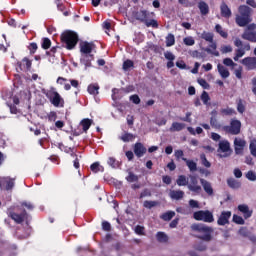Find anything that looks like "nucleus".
I'll return each instance as SVG.
<instances>
[{
	"label": "nucleus",
	"instance_id": "obj_16",
	"mask_svg": "<svg viewBox=\"0 0 256 256\" xmlns=\"http://www.w3.org/2000/svg\"><path fill=\"white\" fill-rule=\"evenodd\" d=\"M229 219H231V211H223L217 220V224L220 226L229 225Z\"/></svg>",
	"mask_w": 256,
	"mask_h": 256
},
{
	"label": "nucleus",
	"instance_id": "obj_5",
	"mask_svg": "<svg viewBox=\"0 0 256 256\" xmlns=\"http://www.w3.org/2000/svg\"><path fill=\"white\" fill-rule=\"evenodd\" d=\"M46 97L54 107H65V100L61 97L59 92L55 91V88L49 90L46 93Z\"/></svg>",
	"mask_w": 256,
	"mask_h": 256
},
{
	"label": "nucleus",
	"instance_id": "obj_17",
	"mask_svg": "<svg viewBox=\"0 0 256 256\" xmlns=\"http://www.w3.org/2000/svg\"><path fill=\"white\" fill-rule=\"evenodd\" d=\"M238 211L242 213L244 219H250L253 216V210L249 209L247 204L238 205Z\"/></svg>",
	"mask_w": 256,
	"mask_h": 256
},
{
	"label": "nucleus",
	"instance_id": "obj_40",
	"mask_svg": "<svg viewBox=\"0 0 256 256\" xmlns=\"http://www.w3.org/2000/svg\"><path fill=\"white\" fill-rule=\"evenodd\" d=\"M126 181H128V183H135L139 181V176L135 175L133 172H129Z\"/></svg>",
	"mask_w": 256,
	"mask_h": 256
},
{
	"label": "nucleus",
	"instance_id": "obj_52",
	"mask_svg": "<svg viewBox=\"0 0 256 256\" xmlns=\"http://www.w3.org/2000/svg\"><path fill=\"white\" fill-rule=\"evenodd\" d=\"M183 41L188 47H192V45H195V39H193V37L191 36L184 38Z\"/></svg>",
	"mask_w": 256,
	"mask_h": 256
},
{
	"label": "nucleus",
	"instance_id": "obj_26",
	"mask_svg": "<svg viewBox=\"0 0 256 256\" xmlns=\"http://www.w3.org/2000/svg\"><path fill=\"white\" fill-rule=\"evenodd\" d=\"M198 9L200 10L201 15H209V5L205 1H200L198 3Z\"/></svg>",
	"mask_w": 256,
	"mask_h": 256
},
{
	"label": "nucleus",
	"instance_id": "obj_42",
	"mask_svg": "<svg viewBox=\"0 0 256 256\" xmlns=\"http://www.w3.org/2000/svg\"><path fill=\"white\" fill-rule=\"evenodd\" d=\"M200 161H201L203 167H206L207 169H209V167H211V162H209V160H207V156H205V154L200 155Z\"/></svg>",
	"mask_w": 256,
	"mask_h": 256
},
{
	"label": "nucleus",
	"instance_id": "obj_25",
	"mask_svg": "<svg viewBox=\"0 0 256 256\" xmlns=\"http://www.w3.org/2000/svg\"><path fill=\"white\" fill-rule=\"evenodd\" d=\"M176 184L178 185V187H188L189 180L187 179V176L179 175L176 180Z\"/></svg>",
	"mask_w": 256,
	"mask_h": 256
},
{
	"label": "nucleus",
	"instance_id": "obj_8",
	"mask_svg": "<svg viewBox=\"0 0 256 256\" xmlns=\"http://www.w3.org/2000/svg\"><path fill=\"white\" fill-rule=\"evenodd\" d=\"M223 129L226 133H229L230 135H239V133H241V121L237 119H232L230 121V125L224 126Z\"/></svg>",
	"mask_w": 256,
	"mask_h": 256
},
{
	"label": "nucleus",
	"instance_id": "obj_46",
	"mask_svg": "<svg viewBox=\"0 0 256 256\" xmlns=\"http://www.w3.org/2000/svg\"><path fill=\"white\" fill-rule=\"evenodd\" d=\"M223 64L226 67H237V63L233 62V59H231V58H224Z\"/></svg>",
	"mask_w": 256,
	"mask_h": 256
},
{
	"label": "nucleus",
	"instance_id": "obj_54",
	"mask_svg": "<svg viewBox=\"0 0 256 256\" xmlns=\"http://www.w3.org/2000/svg\"><path fill=\"white\" fill-rule=\"evenodd\" d=\"M28 49H29L31 55H34V53H37V49H38L37 43H35V42L30 43Z\"/></svg>",
	"mask_w": 256,
	"mask_h": 256
},
{
	"label": "nucleus",
	"instance_id": "obj_4",
	"mask_svg": "<svg viewBox=\"0 0 256 256\" xmlns=\"http://www.w3.org/2000/svg\"><path fill=\"white\" fill-rule=\"evenodd\" d=\"M61 43L65 45V48L68 51H72L75 47H77V43H79V35L77 32H73L71 30L64 31L61 36Z\"/></svg>",
	"mask_w": 256,
	"mask_h": 256
},
{
	"label": "nucleus",
	"instance_id": "obj_39",
	"mask_svg": "<svg viewBox=\"0 0 256 256\" xmlns=\"http://www.w3.org/2000/svg\"><path fill=\"white\" fill-rule=\"evenodd\" d=\"M134 65L135 63L132 60L127 59L123 62L122 69L124 71H129V69H131V67H134Z\"/></svg>",
	"mask_w": 256,
	"mask_h": 256
},
{
	"label": "nucleus",
	"instance_id": "obj_7",
	"mask_svg": "<svg viewBox=\"0 0 256 256\" xmlns=\"http://www.w3.org/2000/svg\"><path fill=\"white\" fill-rule=\"evenodd\" d=\"M193 218L195 221H203L204 223H213L215 218L213 213L209 210H200L193 213Z\"/></svg>",
	"mask_w": 256,
	"mask_h": 256
},
{
	"label": "nucleus",
	"instance_id": "obj_43",
	"mask_svg": "<svg viewBox=\"0 0 256 256\" xmlns=\"http://www.w3.org/2000/svg\"><path fill=\"white\" fill-rule=\"evenodd\" d=\"M22 63L26 71H31V66L33 65V62H31L29 58L25 57L24 59H22Z\"/></svg>",
	"mask_w": 256,
	"mask_h": 256
},
{
	"label": "nucleus",
	"instance_id": "obj_29",
	"mask_svg": "<svg viewBox=\"0 0 256 256\" xmlns=\"http://www.w3.org/2000/svg\"><path fill=\"white\" fill-rule=\"evenodd\" d=\"M227 185L230 187V189H239L241 187V183H239L234 178H228Z\"/></svg>",
	"mask_w": 256,
	"mask_h": 256
},
{
	"label": "nucleus",
	"instance_id": "obj_35",
	"mask_svg": "<svg viewBox=\"0 0 256 256\" xmlns=\"http://www.w3.org/2000/svg\"><path fill=\"white\" fill-rule=\"evenodd\" d=\"M174 216H175V212H173V211H168V212L163 213V214L160 216V219H162V221H171V219H173Z\"/></svg>",
	"mask_w": 256,
	"mask_h": 256
},
{
	"label": "nucleus",
	"instance_id": "obj_55",
	"mask_svg": "<svg viewBox=\"0 0 256 256\" xmlns=\"http://www.w3.org/2000/svg\"><path fill=\"white\" fill-rule=\"evenodd\" d=\"M246 178L248 181H256V173L250 170L246 173Z\"/></svg>",
	"mask_w": 256,
	"mask_h": 256
},
{
	"label": "nucleus",
	"instance_id": "obj_57",
	"mask_svg": "<svg viewBox=\"0 0 256 256\" xmlns=\"http://www.w3.org/2000/svg\"><path fill=\"white\" fill-rule=\"evenodd\" d=\"M174 155L177 161H179V159H185V153L183 152V150H175Z\"/></svg>",
	"mask_w": 256,
	"mask_h": 256
},
{
	"label": "nucleus",
	"instance_id": "obj_15",
	"mask_svg": "<svg viewBox=\"0 0 256 256\" xmlns=\"http://www.w3.org/2000/svg\"><path fill=\"white\" fill-rule=\"evenodd\" d=\"M80 53L82 56L93 55V43L84 41L80 43Z\"/></svg>",
	"mask_w": 256,
	"mask_h": 256
},
{
	"label": "nucleus",
	"instance_id": "obj_9",
	"mask_svg": "<svg viewBox=\"0 0 256 256\" xmlns=\"http://www.w3.org/2000/svg\"><path fill=\"white\" fill-rule=\"evenodd\" d=\"M187 187L191 193H194V195H201V192L203 191V188L199 185V180H197V177L195 176H190V183H188Z\"/></svg>",
	"mask_w": 256,
	"mask_h": 256
},
{
	"label": "nucleus",
	"instance_id": "obj_62",
	"mask_svg": "<svg viewBox=\"0 0 256 256\" xmlns=\"http://www.w3.org/2000/svg\"><path fill=\"white\" fill-rule=\"evenodd\" d=\"M102 229L103 231H111V223H109L108 221H103Z\"/></svg>",
	"mask_w": 256,
	"mask_h": 256
},
{
	"label": "nucleus",
	"instance_id": "obj_18",
	"mask_svg": "<svg viewBox=\"0 0 256 256\" xmlns=\"http://www.w3.org/2000/svg\"><path fill=\"white\" fill-rule=\"evenodd\" d=\"M220 14L224 19H231L233 12H231V8L227 5V3L222 2L220 5Z\"/></svg>",
	"mask_w": 256,
	"mask_h": 256
},
{
	"label": "nucleus",
	"instance_id": "obj_24",
	"mask_svg": "<svg viewBox=\"0 0 256 256\" xmlns=\"http://www.w3.org/2000/svg\"><path fill=\"white\" fill-rule=\"evenodd\" d=\"M245 51H251V44L246 43L244 44L243 48L236 49L235 55L241 58L245 55Z\"/></svg>",
	"mask_w": 256,
	"mask_h": 256
},
{
	"label": "nucleus",
	"instance_id": "obj_31",
	"mask_svg": "<svg viewBox=\"0 0 256 256\" xmlns=\"http://www.w3.org/2000/svg\"><path fill=\"white\" fill-rule=\"evenodd\" d=\"M215 31L216 33L220 34V36H222L223 39H227L229 37V34L227 33V31L223 30L221 24H216Z\"/></svg>",
	"mask_w": 256,
	"mask_h": 256
},
{
	"label": "nucleus",
	"instance_id": "obj_36",
	"mask_svg": "<svg viewBox=\"0 0 256 256\" xmlns=\"http://www.w3.org/2000/svg\"><path fill=\"white\" fill-rule=\"evenodd\" d=\"M90 169L93 173H99L100 171L101 172L104 171L103 166H101V164H99V162H94L93 164H91Z\"/></svg>",
	"mask_w": 256,
	"mask_h": 256
},
{
	"label": "nucleus",
	"instance_id": "obj_19",
	"mask_svg": "<svg viewBox=\"0 0 256 256\" xmlns=\"http://www.w3.org/2000/svg\"><path fill=\"white\" fill-rule=\"evenodd\" d=\"M200 183L203 187V190L205 191L206 194L209 195V197H213L214 195V190H213V186L211 185V182L201 178L200 179Z\"/></svg>",
	"mask_w": 256,
	"mask_h": 256
},
{
	"label": "nucleus",
	"instance_id": "obj_53",
	"mask_svg": "<svg viewBox=\"0 0 256 256\" xmlns=\"http://www.w3.org/2000/svg\"><path fill=\"white\" fill-rule=\"evenodd\" d=\"M135 233L136 235H145V227L141 225H137L135 227Z\"/></svg>",
	"mask_w": 256,
	"mask_h": 256
},
{
	"label": "nucleus",
	"instance_id": "obj_60",
	"mask_svg": "<svg viewBox=\"0 0 256 256\" xmlns=\"http://www.w3.org/2000/svg\"><path fill=\"white\" fill-rule=\"evenodd\" d=\"M234 145L235 147H241V148H244L245 147V140H242V139H235L234 140Z\"/></svg>",
	"mask_w": 256,
	"mask_h": 256
},
{
	"label": "nucleus",
	"instance_id": "obj_27",
	"mask_svg": "<svg viewBox=\"0 0 256 256\" xmlns=\"http://www.w3.org/2000/svg\"><path fill=\"white\" fill-rule=\"evenodd\" d=\"M184 127H185L184 123L173 122L169 131L171 133H175V131H183Z\"/></svg>",
	"mask_w": 256,
	"mask_h": 256
},
{
	"label": "nucleus",
	"instance_id": "obj_12",
	"mask_svg": "<svg viewBox=\"0 0 256 256\" xmlns=\"http://www.w3.org/2000/svg\"><path fill=\"white\" fill-rule=\"evenodd\" d=\"M15 187V178L2 177L0 178V189H5V191H11Z\"/></svg>",
	"mask_w": 256,
	"mask_h": 256
},
{
	"label": "nucleus",
	"instance_id": "obj_51",
	"mask_svg": "<svg viewBox=\"0 0 256 256\" xmlns=\"http://www.w3.org/2000/svg\"><path fill=\"white\" fill-rule=\"evenodd\" d=\"M237 111L241 114L245 113V104H243V101L241 99H239L237 102Z\"/></svg>",
	"mask_w": 256,
	"mask_h": 256
},
{
	"label": "nucleus",
	"instance_id": "obj_11",
	"mask_svg": "<svg viewBox=\"0 0 256 256\" xmlns=\"http://www.w3.org/2000/svg\"><path fill=\"white\" fill-rule=\"evenodd\" d=\"M9 217L13 221H15V223H17L18 225H21V223H23V221H25V219H28L29 214H27V210H25V209L20 214L10 211Z\"/></svg>",
	"mask_w": 256,
	"mask_h": 256
},
{
	"label": "nucleus",
	"instance_id": "obj_21",
	"mask_svg": "<svg viewBox=\"0 0 256 256\" xmlns=\"http://www.w3.org/2000/svg\"><path fill=\"white\" fill-rule=\"evenodd\" d=\"M217 70H218L220 77H222V79H227L229 77V75H231V73L229 72V69H227V67L223 66V64H218Z\"/></svg>",
	"mask_w": 256,
	"mask_h": 256
},
{
	"label": "nucleus",
	"instance_id": "obj_41",
	"mask_svg": "<svg viewBox=\"0 0 256 256\" xmlns=\"http://www.w3.org/2000/svg\"><path fill=\"white\" fill-rule=\"evenodd\" d=\"M201 101L204 105H209V101H211V97H209V93L207 91H203L201 94Z\"/></svg>",
	"mask_w": 256,
	"mask_h": 256
},
{
	"label": "nucleus",
	"instance_id": "obj_45",
	"mask_svg": "<svg viewBox=\"0 0 256 256\" xmlns=\"http://www.w3.org/2000/svg\"><path fill=\"white\" fill-rule=\"evenodd\" d=\"M233 222L236 223V225H245V220L243 219V217L237 214L233 215Z\"/></svg>",
	"mask_w": 256,
	"mask_h": 256
},
{
	"label": "nucleus",
	"instance_id": "obj_23",
	"mask_svg": "<svg viewBox=\"0 0 256 256\" xmlns=\"http://www.w3.org/2000/svg\"><path fill=\"white\" fill-rule=\"evenodd\" d=\"M80 125L82 126L84 133H87V131H89V129L91 128V125H93V120L89 118H84L81 120Z\"/></svg>",
	"mask_w": 256,
	"mask_h": 256
},
{
	"label": "nucleus",
	"instance_id": "obj_1",
	"mask_svg": "<svg viewBox=\"0 0 256 256\" xmlns=\"http://www.w3.org/2000/svg\"><path fill=\"white\" fill-rule=\"evenodd\" d=\"M253 9L247 5H240L238 7V14L235 18V23L238 27H247L253 21Z\"/></svg>",
	"mask_w": 256,
	"mask_h": 256
},
{
	"label": "nucleus",
	"instance_id": "obj_14",
	"mask_svg": "<svg viewBox=\"0 0 256 256\" xmlns=\"http://www.w3.org/2000/svg\"><path fill=\"white\" fill-rule=\"evenodd\" d=\"M133 152L138 159H141V157H143L147 153V148L145 147V145H143V143L136 142L133 146Z\"/></svg>",
	"mask_w": 256,
	"mask_h": 256
},
{
	"label": "nucleus",
	"instance_id": "obj_28",
	"mask_svg": "<svg viewBox=\"0 0 256 256\" xmlns=\"http://www.w3.org/2000/svg\"><path fill=\"white\" fill-rule=\"evenodd\" d=\"M91 61H93V55L89 56H82L80 59V63L84 65L87 69V67H91Z\"/></svg>",
	"mask_w": 256,
	"mask_h": 256
},
{
	"label": "nucleus",
	"instance_id": "obj_30",
	"mask_svg": "<svg viewBox=\"0 0 256 256\" xmlns=\"http://www.w3.org/2000/svg\"><path fill=\"white\" fill-rule=\"evenodd\" d=\"M87 91L90 95H99V84H90Z\"/></svg>",
	"mask_w": 256,
	"mask_h": 256
},
{
	"label": "nucleus",
	"instance_id": "obj_20",
	"mask_svg": "<svg viewBox=\"0 0 256 256\" xmlns=\"http://www.w3.org/2000/svg\"><path fill=\"white\" fill-rule=\"evenodd\" d=\"M169 197L173 201H181L185 197V192L183 190H170Z\"/></svg>",
	"mask_w": 256,
	"mask_h": 256
},
{
	"label": "nucleus",
	"instance_id": "obj_37",
	"mask_svg": "<svg viewBox=\"0 0 256 256\" xmlns=\"http://www.w3.org/2000/svg\"><path fill=\"white\" fill-rule=\"evenodd\" d=\"M173 45H175V35L169 33L166 36V47H173Z\"/></svg>",
	"mask_w": 256,
	"mask_h": 256
},
{
	"label": "nucleus",
	"instance_id": "obj_2",
	"mask_svg": "<svg viewBox=\"0 0 256 256\" xmlns=\"http://www.w3.org/2000/svg\"><path fill=\"white\" fill-rule=\"evenodd\" d=\"M191 229L196 233H203V235H196V239H200L201 241H205L206 243H209V241H213V232L215 231L213 227L201 223H194L191 225Z\"/></svg>",
	"mask_w": 256,
	"mask_h": 256
},
{
	"label": "nucleus",
	"instance_id": "obj_64",
	"mask_svg": "<svg viewBox=\"0 0 256 256\" xmlns=\"http://www.w3.org/2000/svg\"><path fill=\"white\" fill-rule=\"evenodd\" d=\"M231 51H233V47H231V45H225L221 47L222 53H231Z\"/></svg>",
	"mask_w": 256,
	"mask_h": 256
},
{
	"label": "nucleus",
	"instance_id": "obj_48",
	"mask_svg": "<svg viewBox=\"0 0 256 256\" xmlns=\"http://www.w3.org/2000/svg\"><path fill=\"white\" fill-rule=\"evenodd\" d=\"M238 233L239 235H241V237H249V235H251V232H249V229H247V227H241Z\"/></svg>",
	"mask_w": 256,
	"mask_h": 256
},
{
	"label": "nucleus",
	"instance_id": "obj_56",
	"mask_svg": "<svg viewBox=\"0 0 256 256\" xmlns=\"http://www.w3.org/2000/svg\"><path fill=\"white\" fill-rule=\"evenodd\" d=\"M220 113H222V115H233L235 110L233 108H224L220 110Z\"/></svg>",
	"mask_w": 256,
	"mask_h": 256
},
{
	"label": "nucleus",
	"instance_id": "obj_32",
	"mask_svg": "<svg viewBox=\"0 0 256 256\" xmlns=\"http://www.w3.org/2000/svg\"><path fill=\"white\" fill-rule=\"evenodd\" d=\"M156 239L159 243H167V241H169V237L165 232H157Z\"/></svg>",
	"mask_w": 256,
	"mask_h": 256
},
{
	"label": "nucleus",
	"instance_id": "obj_22",
	"mask_svg": "<svg viewBox=\"0 0 256 256\" xmlns=\"http://www.w3.org/2000/svg\"><path fill=\"white\" fill-rule=\"evenodd\" d=\"M182 161H184L191 173H195L197 171V162L193 160H189L187 158H182Z\"/></svg>",
	"mask_w": 256,
	"mask_h": 256
},
{
	"label": "nucleus",
	"instance_id": "obj_50",
	"mask_svg": "<svg viewBox=\"0 0 256 256\" xmlns=\"http://www.w3.org/2000/svg\"><path fill=\"white\" fill-rule=\"evenodd\" d=\"M234 75L237 79H243V66H239L234 70Z\"/></svg>",
	"mask_w": 256,
	"mask_h": 256
},
{
	"label": "nucleus",
	"instance_id": "obj_38",
	"mask_svg": "<svg viewBox=\"0 0 256 256\" xmlns=\"http://www.w3.org/2000/svg\"><path fill=\"white\" fill-rule=\"evenodd\" d=\"M157 205H159V202L151 200H145L143 203V207H145V209H153V207H157Z\"/></svg>",
	"mask_w": 256,
	"mask_h": 256
},
{
	"label": "nucleus",
	"instance_id": "obj_10",
	"mask_svg": "<svg viewBox=\"0 0 256 256\" xmlns=\"http://www.w3.org/2000/svg\"><path fill=\"white\" fill-rule=\"evenodd\" d=\"M224 153L220 157H229L233 150H231V144L227 140H223L219 142L218 153Z\"/></svg>",
	"mask_w": 256,
	"mask_h": 256
},
{
	"label": "nucleus",
	"instance_id": "obj_58",
	"mask_svg": "<svg viewBox=\"0 0 256 256\" xmlns=\"http://www.w3.org/2000/svg\"><path fill=\"white\" fill-rule=\"evenodd\" d=\"M151 195V190L146 188L140 193L139 199H143L144 197H151Z\"/></svg>",
	"mask_w": 256,
	"mask_h": 256
},
{
	"label": "nucleus",
	"instance_id": "obj_59",
	"mask_svg": "<svg viewBox=\"0 0 256 256\" xmlns=\"http://www.w3.org/2000/svg\"><path fill=\"white\" fill-rule=\"evenodd\" d=\"M164 57H165V59H167V61H175V56H174V54H173L172 52H170V51H166V52L164 53Z\"/></svg>",
	"mask_w": 256,
	"mask_h": 256
},
{
	"label": "nucleus",
	"instance_id": "obj_63",
	"mask_svg": "<svg viewBox=\"0 0 256 256\" xmlns=\"http://www.w3.org/2000/svg\"><path fill=\"white\" fill-rule=\"evenodd\" d=\"M48 121H57V112L51 111L48 114Z\"/></svg>",
	"mask_w": 256,
	"mask_h": 256
},
{
	"label": "nucleus",
	"instance_id": "obj_49",
	"mask_svg": "<svg viewBox=\"0 0 256 256\" xmlns=\"http://www.w3.org/2000/svg\"><path fill=\"white\" fill-rule=\"evenodd\" d=\"M21 207H25L28 211H33L35 209V205L27 201L21 202Z\"/></svg>",
	"mask_w": 256,
	"mask_h": 256
},
{
	"label": "nucleus",
	"instance_id": "obj_34",
	"mask_svg": "<svg viewBox=\"0 0 256 256\" xmlns=\"http://www.w3.org/2000/svg\"><path fill=\"white\" fill-rule=\"evenodd\" d=\"M213 33L204 31L201 34V39H204V41H207L208 43H213Z\"/></svg>",
	"mask_w": 256,
	"mask_h": 256
},
{
	"label": "nucleus",
	"instance_id": "obj_6",
	"mask_svg": "<svg viewBox=\"0 0 256 256\" xmlns=\"http://www.w3.org/2000/svg\"><path fill=\"white\" fill-rule=\"evenodd\" d=\"M244 41H249L250 43H256V24L251 23L246 26L244 32L241 35Z\"/></svg>",
	"mask_w": 256,
	"mask_h": 256
},
{
	"label": "nucleus",
	"instance_id": "obj_61",
	"mask_svg": "<svg viewBox=\"0 0 256 256\" xmlns=\"http://www.w3.org/2000/svg\"><path fill=\"white\" fill-rule=\"evenodd\" d=\"M176 67H178V69H187V64L183 60H178L176 62Z\"/></svg>",
	"mask_w": 256,
	"mask_h": 256
},
{
	"label": "nucleus",
	"instance_id": "obj_3",
	"mask_svg": "<svg viewBox=\"0 0 256 256\" xmlns=\"http://www.w3.org/2000/svg\"><path fill=\"white\" fill-rule=\"evenodd\" d=\"M136 21L144 23L147 27H152L153 29H159V22L155 19H150L151 15L154 16L155 12H149L147 10H140L133 13Z\"/></svg>",
	"mask_w": 256,
	"mask_h": 256
},
{
	"label": "nucleus",
	"instance_id": "obj_47",
	"mask_svg": "<svg viewBox=\"0 0 256 256\" xmlns=\"http://www.w3.org/2000/svg\"><path fill=\"white\" fill-rule=\"evenodd\" d=\"M194 249L195 251H200V252L207 251V245H205L203 242H200L194 245Z\"/></svg>",
	"mask_w": 256,
	"mask_h": 256
},
{
	"label": "nucleus",
	"instance_id": "obj_44",
	"mask_svg": "<svg viewBox=\"0 0 256 256\" xmlns=\"http://www.w3.org/2000/svg\"><path fill=\"white\" fill-rule=\"evenodd\" d=\"M42 49L47 50L51 48V39L49 38H43L42 39V44H41Z\"/></svg>",
	"mask_w": 256,
	"mask_h": 256
},
{
	"label": "nucleus",
	"instance_id": "obj_13",
	"mask_svg": "<svg viewBox=\"0 0 256 256\" xmlns=\"http://www.w3.org/2000/svg\"><path fill=\"white\" fill-rule=\"evenodd\" d=\"M241 63L247 71H255L256 69V57H245L241 60Z\"/></svg>",
	"mask_w": 256,
	"mask_h": 256
},
{
	"label": "nucleus",
	"instance_id": "obj_33",
	"mask_svg": "<svg viewBox=\"0 0 256 256\" xmlns=\"http://www.w3.org/2000/svg\"><path fill=\"white\" fill-rule=\"evenodd\" d=\"M121 141H123L124 143H129V141H133L135 139V135H133L132 133L129 132H125L121 137H120Z\"/></svg>",
	"mask_w": 256,
	"mask_h": 256
}]
</instances>
